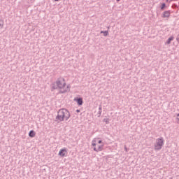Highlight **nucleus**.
<instances>
[{"label": "nucleus", "instance_id": "obj_6", "mask_svg": "<svg viewBox=\"0 0 179 179\" xmlns=\"http://www.w3.org/2000/svg\"><path fill=\"white\" fill-rule=\"evenodd\" d=\"M29 136L30 138H34V136H36V132H34L33 130H31L29 133Z\"/></svg>", "mask_w": 179, "mask_h": 179}, {"label": "nucleus", "instance_id": "obj_19", "mask_svg": "<svg viewBox=\"0 0 179 179\" xmlns=\"http://www.w3.org/2000/svg\"><path fill=\"white\" fill-rule=\"evenodd\" d=\"M92 146H96V143H92Z\"/></svg>", "mask_w": 179, "mask_h": 179}, {"label": "nucleus", "instance_id": "obj_4", "mask_svg": "<svg viewBox=\"0 0 179 179\" xmlns=\"http://www.w3.org/2000/svg\"><path fill=\"white\" fill-rule=\"evenodd\" d=\"M66 154H67L66 149H62L59 152V156H62V157H64L66 156Z\"/></svg>", "mask_w": 179, "mask_h": 179}, {"label": "nucleus", "instance_id": "obj_10", "mask_svg": "<svg viewBox=\"0 0 179 179\" xmlns=\"http://www.w3.org/2000/svg\"><path fill=\"white\" fill-rule=\"evenodd\" d=\"M3 20H1L0 18V29H3Z\"/></svg>", "mask_w": 179, "mask_h": 179}, {"label": "nucleus", "instance_id": "obj_5", "mask_svg": "<svg viewBox=\"0 0 179 179\" xmlns=\"http://www.w3.org/2000/svg\"><path fill=\"white\" fill-rule=\"evenodd\" d=\"M75 100H76V101H77V103L78 106H82V104H83V99L82 98H78Z\"/></svg>", "mask_w": 179, "mask_h": 179}, {"label": "nucleus", "instance_id": "obj_16", "mask_svg": "<svg viewBox=\"0 0 179 179\" xmlns=\"http://www.w3.org/2000/svg\"><path fill=\"white\" fill-rule=\"evenodd\" d=\"M94 152H99L98 148H94Z\"/></svg>", "mask_w": 179, "mask_h": 179}, {"label": "nucleus", "instance_id": "obj_17", "mask_svg": "<svg viewBox=\"0 0 179 179\" xmlns=\"http://www.w3.org/2000/svg\"><path fill=\"white\" fill-rule=\"evenodd\" d=\"M124 150H125L126 152H128V148H127V146H124Z\"/></svg>", "mask_w": 179, "mask_h": 179}, {"label": "nucleus", "instance_id": "obj_9", "mask_svg": "<svg viewBox=\"0 0 179 179\" xmlns=\"http://www.w3.org/2000/svg\"><path fill=\"white\" fill-rule=\"evenodd\" d=\"M101 34H103V36H105V37H106V36H108V31H101Z\"/></svg>", "mask_w": 179, "mask_h": 179}, {"label": "nucleus", "instance_id": "obj_14", "mask_svg": "<svg viewBox=\"0 0 179 179\" xmlns=\"http://www.w3.org/2000/svg\"><path fill=\"white\" fill-rule=\"evenodd\" d=\"M99 115H101V110H102V108H101V106H99Z\"/></svg>", "mask_w": 179, "mask_h": 179}, {"label": "nucleus", "instance_id": "obj_11", "mask_svg": "<svg viewBox=\"0 0 179 179\" xmlns=\"http://www.w3.org/2000/svg\"><path fill=\"white\" fill-rule=\"evenodd\" d=\"M103 122H106V124H110V120L105 118L103 120Z\"/></svg>", "mask_w": 179, "mask_h": 179}, {"label": "nucleus", "instance_id": "obj_18", "mask_svg": "<svg viewBox=\"0 0 179 179\" xmlns=\"http://www.w3.org/2000/svg\"><path fill=\"white\" fill-rule=\"evenodd\" d=\"M177 41L179 42V35L178 36L177 38H176Z\"/></svg>", "mask_w": 179, "mask_h": 179}, {"label": "nucleus", "instance_id": "obj_1", "mask_svg": "<svg viewBox=\"0 0 179 179\" xmlns=\"http://www.w3.org/2000/svg\"><path fill=\"white\" fill-rule=\"evenodd\" d=\"M52 89H59V93H66L69 92L71 89V85H66V83H65V79L64 78H58L55 83H53L52 85Z\"/></svg>", "mask_w": 179, "mask_h": 179}, {"label": "nucleus", "instance_id": "obj_7", "mask_svg": "<svg viewBox=\"0 0 179 179\" xmlns=\"http://www.w3.org/2000/svg\"><path fill=\"white\" fill-rule=\"evenodd\" d=\"M170 16V11H165L162 15L163 17H169Z\"/></svg>", "mask_w": 179, "mask_h": 179}, {"label": "nucleus", "instance_id": "obj_3", "mask_svg": "<svg viewBox=\"0 0 179 179\" xmlns=\"http://www.w3.org/2000/svg\"><path fill=\"white\" fill-rule=\"evenodd\" d=\"M164 145V139L163 137L159 138L156 140L154 148L155 150H161L162 148Z\"/></svg>", "mask_w": 179, "mask_h": 179}, {"label": "nucleus", "instance_id": "obj_21", "mask_svg": "<svg viewBox=\"0 0 179 179\" xmlns=\"http://www.w3.org/2000/svg\"><path fill=\"white\" fill-rule=\"evenodd\" d=\"M116 1H117V2H120V0H116Z\"/></svg>", "mask_w": 179, "mask_h": 179}, {"label": "nucleus", "instance_id": "obj_12", "mask_svg": "<svg viewBox=\"0 0 179 179\" xmlns=\"http://www.w3.org/2000/svg\"><path fill=\"white\" fill-rule=\"evenodd\" d=\"M103 150V145H99L98 147V152H101Z\"/></svg>", "mask_w": 179, "mask_h": 179}, {"label": "nucleus", "instance_id": "obj_23", "mask_svg": "<svg viewBox=\"0 0 179 179\" xmlns=\"http://www.w3.org/2000/svg\"><path fill=\"white\" fill-rule=\"evenodd\" d=\"M173 6H176L173 4Z\"/></svg>", "mask_w": 179, "mask_h": 179}, {"label": "nucleus", "instance_id": "obj_2", "mask_svg": "<svg viewBox=\"0 0 179 179\" xmlns=\"http://www.w3.org/2000/svg\"><path fill=\"white\" fill-rule=\"evenodd\" d=\"M71 118V113L68 111L67 109L62 108L59 110L57 112V115L56 117V121L58 122H61L65 120V121H68Z\"/></svg>", "mask_w": 179, "mask_h": 179}, {"label": "nucleus", "instance_id": "obj_22", "mask_svg": "<svg viewBox=\"0 0 179 179\" xmlns=\"http://www.w3.org/2000/svg\"><path fill=\"white\" fill-rule=\"evenodd\" d=\"M76 111H77V113H79L80 110H77Z\"/></svg>", "mask_w": 179, "mask_h": 179}, {"label": "nucleus", "instance_id": "obj_24", "mask_svg": "<svg viewBox=\"0 0 179 179\" xmlns=\"http://www.w3.org/2000/svg\"><path fill=\"white\" fill-rule=\"evenodd\" d=\"M55 1H59V0H55Z\"/></svg>", "mask_w": 179, "mask_h": 179}, {"label": "nucleus", "instance_id": "obj_8", "mask_svg": "<svg viewBox=\"0 0 179 179\" xmlns=\"http://www.w3.org/2000/svg\"><path fill=\"white\" fill-rule=\"evenodd\" d=\"M173 40H174V37L171 36L170 38H169V39L166 41V44H170V43H171V41H173Z\"/></svg>", "mask_w": 179, "mask_h": 179}, {"label": "nucleus", "instance_id": "obj_15", "mask_svg": "<svg viewBox=\"0 0 179 179\" xmlns=\"http://www.w3.org/2000/svg\"><path fill=\"white\" fill-rule=\"evenodd\" d=\"M178 124H179V113L177 115Z\"/></svg>", "mask_w": 179, "mask_h": 179}, {"label": "nucleus", "instance_id": "obj_20", "mask_svg": "<svg viewBox=\"0 0 179 179\" xmlns=\"http://www.w3.org/2000/svg\"><path fill=\"white\" fill-rule=\"evenodd\" d=\"M102 143L101 140L98 141V143Z\"/></svg>", "mask_w": 179, "mask_h": 179}, {"label": "nucleus", "instance_id": "obj_13", "mask_svg": "<svg viewBox=\"0 0 179 179\" xmlns=\"http://www.w3.org/2000/svg\"><path fill=\"white\" fill-rule=\"evenodd\" d=\"M164 8H166V3H163L162 4V6H161L162 10H164Z\"/></svg>", "mask_w": 179, "mask_h": 179}]
</instances>
